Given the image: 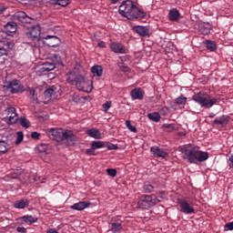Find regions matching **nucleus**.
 <instances>
[{"instance_id": "obj_1", "label": "nucleus", "mask_w": 233, "mask_h": 233, "mask_svg": "<svg viewBox=\"0 0 233 233\" xmlns=\"http://www.w3.org/2000/svg\"><path fill=\"white\" fill-rule=\"evenodd\" d=\"M181 157L189 164H198L208 160L209 153L199 150V147L194 145H184L179 147Z\"/></svg>"}, {"instance_id": "obj_2", "label": "nucleus", "mask_w": 233, "mask_h": 233, "mask_svg": "<svg viewBox=\"0 0 233 233\" xmlns=\"http://www.w3.org/2000/svg\"><path fill=\"white\" fill-rule=\"evenodd\" d=\"M119 15L127 18V20L143 19L147 15V13L137 7V4L132 0L122 2L118 9Z\"/></svg>"}, {"instance_id": "obj_3", "label": "nucleus", "mask_w": 233, "mask_h": 233, "mask_svg": "<svg viewBox=\"0 0 233 233\" xmlns=\"http://www.w3.org/2000/svg\"><path fill=\"white\" fill-rule=\"evenodd\" d=\"M46 133L50 139L57 141V143L66 142V147H73L78 142V137L70 130L50 128Z\"/></svg>"}, {"instance_id": "obj_4", "label": "nucleus", "mask_w": 233, "mask_h": 233, "mask_svg": "<svg viewBox=\"0 0 233 233\" xmlns=\"http://www.w3.org/2000/svg\"><path fill=\"white\" fill-rule=\"evenodd\" d=\"M5 33L0 32V57L6 56L7 50H12L15 47V44L9 39H6L7 34H15L17 31V25L15 22H8L5 25Z\"/></svg>"}, {"instance_id": "obj_5", "label": "nucleus", "mask_w": 233, "mask_h": 233, "mask_svg": "<svg viewBox=\"0 0 233 233\" xmlns=\"http://www.w3.org/2000/svg\"><path fill=\"white\" fill-rule=\"evenodd\" d=\"M193 101L196 102L199 106L202 108H211L217 103H218V99L216 97H210V96L205 92H198L197 94H194L193 96Z\"/></svg>"}, {"instance_id": "obj_6", "label": "nucleus", "mask_w": 233, "mask_h": 233, "mask_svg": "<svg viewBox=\"0 0 233 233\" xmlns=\"http://www.w3.org/2000/svg\"><path fill=\"white\" fill-rule=\"evenodd\" d=\"M69 84L76 86L80 92L91 93L92 92V82L85 79L84 76L78 75L74 79H69Z\"/></svg>"}, {"instance_id": "obj_7", "label": "nucleus", "mask_w": 233, "mask_h": 233, "mask_svg": "<svg viewBox=\"0 0 233 233\" xmlns=\"http://www.w3.org/2000/svg\"><path fill=\"white\" fill-rule=\"evenodd\" d=\"M178 211L184 215L196 214V208H194V203L188 198H177Z\"/></svg>"}, {"instance_id": "obj_8", "label": "nucleus", "mask_w": 233, "mask_h": 233, "mask_svg": "<svg viewBox=\"0 0 233 233\" xmlns=\"http://www.w3.org/2000/svg\"><path fill=\"white\" fill-rule=\"evenodd\" d=\"M157 203H159L158 199H154L152 196L143 195L140 197V199L137 202V206L141 209H148L151 207L156 206Z\"/></svg>"}, {"instance_id": "obj_9", "label": "nucleus", "mask_w": 233, "mask_h": 233, "mask_svg": "<svg viewBox=\"0 0 233 233\" xmlns=\"http://www.w3.org/2000/svg\"><path fill=\"white\" fill-rule=\"evenodd\" d=\"M5 87L10 90L11 94H21L25 92V87L20 84V81L17 79L10 80L5 82Z\"/></svg>"}, {"instance_id": "obj_10", "label": "nucleus", "mask_w": 233, "mask_h": 233, "mask_svg": "<svg viewBox=\"0 0 233 233\" xmlns=\"http://www.w3.org/2000/svg\"><path fill=\"white\" fill-rule=\"evenodd\" d=\"M41 35V27L39 25H34L31 29H28L25 33V37L31 41H38Z\"/></svg>"}, {"instance_id": "obj_11", "label": "nucleus", "mask_w": 233, "mask_h": 233, "mask_svg": "<svg viewBox=\"0 0 233 233\" xmlns=\"http://www.w3.org/2000/svg\"><path fill=\"white\" fill-rule=\"evenodd\" d=\"M5 114L7 116V118H9V125H15L18 122V115L15 112V107H7L5 109Z\"/></svg>"}, {"instance_id": "obj_12", "label": "nucleus", "mask_w": 233, "mask_h": 233, "mask_svg": "<svg viewBox=\"0 0 233 233\" xmlns=\"http://www.w3.org/2000/svg\"><path fill=\"white\" fill-rule=\"evenodd\" d=\"M229 121L230 116L228 115H222L221 116L216 117L215 120H213V126H218V127L223 128L228 125Z\"/></svg>"}, {"instance_id": "obj_13", "label": "nucleus", "mask_w": 233, "mask_h": 233, "mask_svg": "<svg viewBox=\"0 0 233 233\" xmlns=\"http://www.w3.org/2000/svg\"><path fill=\"white\" fill-rule=\"evenodd\" d=\"M37 221L38 218L31 215H25L17 218V222L20 225H33V223H36Z\"/></svg>"}, {"instance_id": "obj_14", "label": "nucleus", "mask_w": 233, "mask_h": 233, "mask_svg": "<svg viewBox=\"0 0 233 233\" xmlns=\"http://www.w3.org/2000/svg\"><path fill=\"white\" fill-rule=\"evenodd\" d=\"M109 49L115 54H127V49L120 43L112 42L111 44H109Z\"/></svg>"}, {"instance_id": "obj_15", "label": "nucleus", "mask_w": 233, "mask_h": 233, "mask_svg": "<svg viewBox=\"0 0 233 233\" xmlns=\"http://www.w3.org/2000/svg\"><path fill=\"white\" fill-rule=\"evenodd\" d=\"M149 152L153 154L154 157H158L163 159H166L167 157V153L164 149L158 147H151V148H149Z\"/></svg>"}, {"instance_id": "obj_16", "label": "nucleus", "mask_w": 233, "mask_h": 233, "mask_svg": "<svg viewBox=\"0 0 233 233\" xmlns=\"http://www.w3.org/2000/svg\"><path fill=\"white\" fill-rule=\"evenodd\" d=\"M15 18L22 24H31V22L33 21V18L28 16V15H26V13H25L24 11H19L17 14H15Z\"/></svg>"}, {"instance_id": "obj_17", "label": "nucleus", "mask_w": 233, "mask_h": 233, "mask_svg": "<svg viewBox=\"0 0 233 233\" xmlns=\"http://www.w3.org/2000/svg\"><path fill=\"white\" fill-rule=\"evenodd\" d=\"M130 97H132L133 100H143V97H145V91L140 87L133 88L130 91Z\"/></svg>"}, {"instance_id": "obj_18", "label": "nucleus", "mask_w": 233, "mask_h": 233, "mask_svg": "<svg viewBox=\"0 0 233 233\" xmlns=\"http://www.w3.org/2000/svg\"><path fill=\"white\" fill-rule=\"evenodd\" d=\"M60 43V38H57V36H46V45L49 47L56 48Z\"/></svg>"}, {"instance_id": "obj_19", "label": "nucleus", "mask_w": 233, "mask_h": 233, "mask_svg": "<svg viewBox=\"0 0 233 233\" xmlns=\"http://www.w3.org/2000/svg\"><path fill=\"white\" fill-rule=\"evenodd\" d=\"M210 30H212V27L208 22H204L198 25V32L203 35H208Z\"/></svg>"}, {"instance_id": "obj_20", "label": "nucleus", "mask_w": 233, "mask_h": 233, "mask_svg": "<svg viewBox=\"0 0 233 233\" xmlns=\"http://www.w3.org/2000/svg\"><path fill=\"white\" fill-rule=\"evenodd\" d=\"M133 31H135L136 34L142 37H147L150 34L148 28L142 25H136L135 27H133Z\"/></svg>"}, {"instance_id": "obj_21", "label": "nucleus", "mask_w": 233, "mask_h": 233, "mask_svg": "<svg viewBox=\"0 0 233 233\" xmlns=\"http://www.w3.org/2000/svg\"><path fill=\"white\" fill-rule=\"evenodd\" d=\"M122 224L119 222H111L109 223V229L108 231L111 233H122L123 230Z\"/></svg>"}, {"instance_id": "obj_22", "label": "nucleus", "mask_w": 233, "mask_h": 233, "mask_svg": "<svg viewBox=\"0 0 233 233\" xmlns=\"http://www.w3.org/2000/svg\"><path fill=\"white\" fill-rule=\"evenodd\" d=\"M89 206L90 202L80 201L78 203H75L74 205H72L70 208L76 211H82L86 208H89Z\"/></svg>"}, {"instance_id": "obj_23", "label": "nucleus", "mask_w": 233, "mask_h": 233, "mask_svg": "<svg viewBox=\"0 0 233 233\" xmlns=\"http://www.w3.org/2000/svg\"><path fill=\"white\" fill-rule=\"evenodd\" d=\"M29 205H30V201L27 200L26 198L17 200L15 202V204H13V206L16 209H24V208H27Z\"/></svg>"}, {"instance_id": "obj_24", "label": "nucleus", "mask_w": 233, "mask_h": 233, "mask_svg": "<svg viewBox=\"0 0 233 233\" xmlns=\"http://www.w3.org/2000/svg\"><path fill=\"white\" fill-rule=\"evenodd\" d=\"M45 97L46 99H47V101L53 100L55 99V96H56V87L55 86H50L49 88L45 90Z\"/></svg>"}, {"instance_id": "obj_25", "label": "nucleus", "mask_w": 233, "mask_h": 233, "mask_svg": "<svg viewBox=\"0 0 233 233\" xmlns=\"http://www.w3.org/2000/svg\"><path fill=\"white\" fill-rule=\"evenodd\" d=\"M168 17L170 21L177 22L180 18V13L177 8L170 9Z\"/></svg>"}, {"instance_id": "obj_26", "label": "nucleus", "mask_w": 233, "mask_h": 233, "mask_svg": "<svg viewBox=\"0 0 233 233\" xmlns=\"http://www.w3.org/2000/svg\"><path fill=\"white\" fill-rule=\"evenodd\" d=\"M86 134L89 135L90 137H93L95 139H101V133L99 129H87Z\"/></svg>"}, {"instance_id": "obj_27", "label": "nucleus", "mask_w": 233, "mask_h": 233, "mask_svg": "<svg viewBox=\"0 0 233 233\" xmlns=\"http://www.w3.org/2000/svg\"><path fill=\"white\" fill-rule=\"evenodd\" d=\"M106 142L105 141H92L91 144V148L90 149H95L98 150L100 148H106Z\"/></svg>"}, {"instance_id": "obj_28", "label": "nucleus", "mask_w": 233, "mask_h": 233, "mask_svg": "<svg viewBox=\"0 0 233 233\" xmlns=\"http://www.w3.org/2000/svg\"><path fill=\"white\" fill-rule=\"evenodd\" d=\"M91 72L93 74V76L100 77L101 76H103V67L101 66H94L91 68Z\"/></svg>"}, {"instance_id": "obj_29", "label": "nucleus", "mask_w": 233, "mask_h": 233, "mask_svg": "<svg viewBox=\"0 0 233 233\" xmlns=\"http://www.w3.org/2000/svg\"><path fill=\"white\" fill-rule=\"evenodd\" d=\"M147 116L155 123H158L161 120V116L157 112L149 113Z\"/></svg>"}, {"instance_id": "obj_30", "label": "nucleus", "mask_w": 233, "mask_h": 233, "mask_svg": "<svg viewBox=\"0 0 233 233\" xmlns=\"http://www.w3.org/2000/svg\"><path fill=\"white\" fill-rule=\"evenodd\" d=\"M52 5L66 7L70 5V0H52Z\"/></svg>"}, {"instance_id": "obj_31", "label": "nucleus", "mask_w": 233, "mask_h": 233, "mask_svg": "<svg viewBox=\"0 0 233 233\" xmlns=\"http://www.w3.org/2000/svg\"><path fill=\"white\" fill-rule=\"evenodd\" d=\"M208 50L210 52H215L217 50V44L214 41L207 40L205 41Z\"/></svg>"}, {"instance_id": "obj_32", "label": "nucleus", "mask_w": 233, "mask_h": 233, "mask_svg": "<svg viewBox=\"0 0 233 233\" xmlns=\"http://www.w3.org/2000/svg\"><path fill=\"white\" fill-rule=\"evenodd\" d=\"M56 68V65L52 62H46L44 64V71L50 72Z\"/></svg>"}, {"instance_id": "obj_33", "label": "nucleus", "mask_w": 233, "mask_h": 233, "mask_svg": "<svg viewBox=\"0 0 233 233\" xmlns=\"http://www.w3.org/2000/svg\"><path fill=\"white\" fill-rule=\"evenodd\" d=\"M9 150V145L5 141L0 140V153L5 154Z\"/></svg>"}, {"instance_id": "obj_34", "label": "nucleus", "mask_w": 233, "mask_h": 233, "mask_svg": "<svg viewBox=\"0 0 233 233\" xmlns=\"http://www.w3.org/2000/svg\"><path fill=\"white\" fill-rule=\"evenodd\" d=\"M30 120L26 119L25 117L24 116H21L20 118V126L25 127V128H28L30 127Z\"/></svg>"}, {"instance_id": "obj_35", "label": "nucleus", "mask_w": 233, "mask_h": 233, "mask_svg": "<svg viewBox=\"0 0 233 233\" xmlns=\"http://www.w3.org/2000/svg\"><path fill=\"white\" fill-rule=\"evenodd\" d=\"M143 191H144V193H146V194H150L151 192L154 191V187H153V185H150V184H144V186H143Z\"/></svg>"}, {"instance_id": "obj_36", "label": "nucleus", "mask_w": 233, "mask_h": 233, "mask_svg": "<svg viewBox=\"0 0 233 233\" xmlns=\"http://www.w3.org/2000/svg\"><path fill=\"white\" fill-rule=\"evenodd\" d=\"M187 102V97H185L183 96H181L180 97L176 98V104L178 105V106L186 105Z\"/></svg>"}, {"instance_id": "obj_37", "label": "nucleus", "mask_w": 233, "mask_h": 233, "mask_svg": "<svg viewBox=\"0 0 233 233\" xmlns=\"http://www.w3.org/2000/svg\"><path fill=\"white\" fill-rule=\"evenodd\" d=\"M162 127L167 131V132H173L175 130V125L174 124H164Z\"/></svg>"}, {"instance_id": "obj_38", "label": "nucleus", "mask_w": 233, "mask_h": 233, "mask_svg": "<svg viewBox=\"0 0 233 233\" xmlns=\"http://www.w3.org/2000/svg\"><path fill=\"white\" fill-rule=\"evenodd\" d=\"M119 69L120 71L124 72V73H127L129 72V67L124 64V62H120L118 64Z\"/></svg>"}, {"instance_id": "obj_39", "label": "nucleus", "mask_w": 233, "mask_h": 233, "mask_svg": "<svg viewBox=\"0 0 233 233\" xmlns=\"http://www.w3.org/2000/svg\"><path fill=\"white\" fill-rule=\"evenodd\" d=\"M125 124L127 125V127L130 130V132H133L135 134L137 133V129L135 127V126H132V124H130L129 120H127Z\"/></svg>"}, {"instance_id": "obj_40", "label": "nucleus", "mask_w": 233, "mask_h": 233, "mask_svg": "<svg viewBox=\"0 0 233 233\" xmlns=\"http://www.w3.org/2000/svg\"><path fill=\"white\" fill-rule=\"evenodd\" d=\"M106 147L108 150H118V145H114L113 143L106 142Z\"/></svg>"}, {"instance_id": "obj_41", "label": "nucleus", "mask_w": 233, "mask_h": 233, "mask_svg": "<svg viewBox=\"0 0 233 233\" xmlns=\"http://www.w3.org/2000/svg\"><path fill=\"white\" fill-rule=\"evenodd\" d=\"M106 175H108L111 177H116V169H114V168L106 169Z\"/></svg>"}, {"instance_id": "obj_42", "label": "nucleus", "mask_w": 233, "mask_h": 233, "mask_svg": "<svg viewBox=\"0 0 233 233\" xmlns=\"http://www.w3.org/2000/svg\"><path fill=\"white\" fill-rule=\"evenodd\" d=\"M24 139V134L22 132L17 133V140H15V145H20L21 142H23Z\"/></svg>"}, {"instance_id": "obj_43", "label": "nucleus", "mask_w": 233, "mask_h": 233, "mask_svg": "<svg viewBox=\"0 0 233 233\" xmlns=\"http://www.w3.org/2000/svg\"><path fill=\"white\" fill-rule=\"evenodd\" d=\"M104 112H107L111 108V101H106V104H103Z\"/></svg>"}, {"instance_id": "obj_44", "label": "nucleus", "mask_w": 233, "mask_h": 233, "mask_svg": "<svg viewBox=\"0 0 233 233\" xmlns=\"http://www.w3.org/2000/svg\"><path fill=\"white\" fill-rule=\"evenodd\" d=\"M52 59H53V61H55L57 64L61 63V56H58L57 54H53Z\"/></svg>"}, {"instance_id": "obj_45", "label": "nucleus", "mask_w": 233, "mask_h": 233, "mask_svg": "<svg viewBox=\"0 0 233 233\" xmlns=\"http://www.w3.org/2000/svg\"><path fill=\"white\" fill-rule=\"evenodd\" d=\"M95 150L96 149H93V148H87L85 151V153L86 154V156H96Z\"/></svg>"}, {"instance_id": "obj_46", "label": "nucleus", "mask_w": 233, "mask_h": 233, "mask_svg": "<svg viewBox=\"0 0 233 233\" xmlns=\"http://www.w3.org/2000/svg\"><path fill=\"white\" fill-rule=\"evenodd\" d=\"M228 167L233 169V154H231L230 157H228Z\"/></svg>"}, {"instance_id": "obj_47", "label": "nucleus", "mask_w": 233, "mask_h": 233, "mask_svg": "<svg viewBox=\"0 0 233 233\" xmlns=\"http://www.w3.org/2000/svg\"><path fill=\"white\" fill-rule=\"evenodd\" d=\"M40 136H41V134H39L37 132H32V134H31L32 139H38Z\"/></svg>"}, {"instance_id": "obj_48", "label": "nucleus", "mask_w": 233, "mask_h": 233, "mask_svg": "<svg viewBox=\"0 0 233 233\" xmlns=\"http://www.w3.org/2000/svg\"><path fill=\"white\" fill-rule=\"evenodd\" d=\"M224 228H227L228 230H233V222L226 224Z\"/></svg>"}, {"instance_id": "obj_49", "label": "nucleus", "mask_w": 233, "mask_h": 233, "mask_svg": "<svg viewBox=\"0 0 233 233\" xmlns=\"http://www.w3.org/2000/svg\"><path fill=\"white\" fill-rule=\"evenodd\" d=\"M28 92L29 95H31V98H34V96H35V90L34 88H29Z\"/></svg>"}, {"instance_id": "obj_50", "label": "nucleus", "mask_w": 233, "mask_h": 233, "mask_svg": "<svg viewBox=\"0 0 233 233\" xmlns=\"http://www.w3.org/2000/svg\"><path fill=\"white\" fill-rule=\"evenodd\" d=\"M17 232L18 233H26V228L23 227H18L17 228Z\"/></svg>"}, {"instance_id": "obj_51", "label": "nucleus", "mask_w": 233, "mask_h": 233, "mask_svg": "<svg viewBox=\"0 0 233 233\" xmlns=\"http://www.w3.org/2000/svg\"><path fill=\"white\" fill-rule=\"evenodd\" d=\"M97 46L100 48H106V43L104 41H100L98 42Z\"/></svg>"}, {"instance_id": "obj_52", "label": "nucleus", "mask_w": 233, "mask_h": 233, "mask_svg": "<svg viewBox=\"0 0 233 233\" xmlns=\"http://www.w3.org/2000/svg\"><path fill=\"white\" fill-rule=\"evenodd\" d=\"M6 11V8L4 5H0V15H3Z\"/></svg>"}, {"instance_id": "obj_53", "label": "nucleus", "mask_w": 233, "mask_h": 233, "mask_svg": "<svg viewBox=\"0 0 233 233\" xmlns=\"http://www.w3.org/2000/svg\"><path fill=\"white\" fill-rule=\"evenodd\" d=\"M46 233H58L57 230H55L54 228H47Z\"/></svg>"}, {"instance_id": "obj_54", "label": "nucleus", "mask_w": 233, "mask_h": 233, "mask_svg": "<svg viewBox=\"0 0 233 233\" xmlns=\"http://www.w3.org/2000/svg\"><path fill=\"white\" fill-rule=\"evenodd\" d=\"M216 116L215 113H209V118H214Z\"/></svg>"}, {"instance_id": "obj_55", "label": "nucleus", "mask_w": 233, "mask_h": 233, "mask_svg": "<svg viewBox=\"0 0 233 233\" xmlns=\"http://www.w3.org/2000/svg\"><path fill=\"white\" fill-rule=\"evenodd\" d=\"M119 2V0H111V4L112 5H116V3H118Z\"/></svg>"}, {"instance_id": "obj_56", "label": "nucleus", "mask_w": 233, "mask_h": 233, "mask_svg": "<svg viewBox=\"0 0 233 233\" xmlns=\"http://www.w3.org/2000/svg\"><path fill=\"white\" fill-rule=\"evenodd\" d=\"M112 222H116V218H112Z\"/></svg>"}]
</instances>
